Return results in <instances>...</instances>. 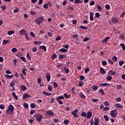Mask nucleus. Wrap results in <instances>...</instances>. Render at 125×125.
<instances>
[{
	"instance_id": "1",
	"label": "nucleus",
	"mask_w": 125,
	"mask_h": 125,
	"mask_svg": "<svg viewBox=\"0 0 125 125\" xmlns=\"http://www.w3.org/2000/svg\"><path fill=\"white\" fill-rule=\"evenodd\" d=\"M14 110V107L12 104L9 105L8 109L6 110L7 114H12L13 113V110Z\"/></svg>"
},
{
	"instance_id": "2",
	"label": "nucleus",
	"mask_w": 125,
	"mask_h": 125,
	"mask_svg": "<svg viewBox=\"0 0 125 125\" xmlns=\"http://www.w3.org/2000/svg\"><path fill=\"white\" fill-rule=\"evenodd\" d=\"M34 117L38 122H42V119L43 118L42 115L39 113L35 114Z\"/></svg>"
},
{
	"instance_id": "3",
	"label": "nucleus",
	"mask_w": 125,
	"mask_h": 125,
	"mask_svg": "<svg viewBox=\"0 0 125 125\" xmlns=\"http://www.w3.org/2000/svg\"><path fill=\"white\" fill-rule=\"evenodd\" d=\"M110 116L112 118H116L118 116V110L114 109L110 111Z\"/></svg>"
},
{
	"instance_id": "4",
	"label": "nucleus",
	"mask_w": 125,
	"mask_h": 125,
	"mask_svg": "<svg viewBox=\"0 0 125 125\" xmlns=\"http://www.w3.org/2000/svg\"><path fill=\"white\" fill-rule=\"evenodd\" d=\"M35 21L37 22V24L41 25V24L44 21V19L42 17H39V18L36 19Z\"/></svg>"
},
{
	"instance_id": "5",
	"label": "nucleus",
	"mask_w": 125,
	"mask_h": 125,
	"mask_svg": "<svg viewBox=\"0 0 125 125\" xmlns=\"http://www.w3.org/2000/svg\"><path fill=\"white\" fill-rule=\"evenodd\" d=\"M94 121V123L91 122V123H90L91 125H98V124H99V122L100 120L98 118L95 117Z\"/></svg>"
},
{
	"instance_id": "6",
	"label": "nucleus",
	"mask_w": 125,
	"mask_h": 125,
	"mask_svg": "<svg viewBox=\"0 0 125 125\" xmlns=\"http://www.w3.org/2000/svg\"><path fill=\"white\" fill-rule=\"evenodd\" d=\"M31 98V95L29 94L28 93H26L25 94H23L22 96L23 99H27V98Z\"/></svg>"
},
{
	"instance_id": "7",
	"label": "nucleus",
	"mask_w": 125,
	"mask_h": 125,
	"mask_svg": "<svg viewBox=\"0 0 125 125\" xmlns=\"http://www.w3.org/2000/svg\"><path fill=\"white\" fill-rule=\"evenodd\" d=\"M27 33V31L25 30L24 29H21L19 31L20 36H23V35H25Z\"/></svg>"
},
{
	"instance_id": "8",
	"label": "nucleus",
	"mask_w": 125,
	"mask_h": 125,
	"mask_svg": "<svg viewBox=\"0 0 125 125\" xmlns=\"http://www.w3.org/2000/svg\"><path fill=\"white\" fill-rule=\"evenodd\" d=\"M91 116H92V112H91V111H88L86 116L87 119H90V118H91Z\"/></svg>"
},
{
	"instance_id": "9",
	"label": "nucleus",
	"mask_w": 125,
	"mask_h": 125,
	"mask_svg": "<svg viewBox=\"0 0 125 125\" xmlns=\"http://www.w3.org/2000/svg\"><path fill=\"white\" fill-rule=\"evenodd\" d=\"M46 115L48 116H54V113L51 110H48L46 112Z\"/></svg>"
},
{
	"instance_id": "10",
	"label": "nucleus",
	"mask_w": 125,
	"mask_h": 125,
	"mask_svg": "<svg viewBox=\"0 0 125 125\" xmlns=\"http://www.w3.org/2000/svg\"><path fill=\"white\" fill-rule=\"evenodd\" d=\"M77 113H78V110L77 109L73 110L71 112L72 115H73L74 117H75L76 118H78V115H77Z\"/></svg>"
},
{
	"instance_id": "11",
	"label": "nucleus",
	"mask_w": 125,
	"mask_h": 125,
	"mask_svg": "<svg viewBox=\"0 0 125 125\" xmlns=\"http://www.w3.org/2000/svg\"><path fill=\"white\" fill-rule=\"evenodd\" d=\"M20 88L22 91H26V90H27V87L24 85H21L20 86Z\"/></svg>"
},
{
	"instance_id": "12",
	"label": "nucleus",
	"mask_w": 125,
	"mask_h": 125,
	"mask_svg": "<svg viewBox=\"0 0 125 125\" xmlns=\"http://www.w3.org/2000/svg\"><path fill=\"white\" fill-rule=\"evenodd\" d=\"M46 78L47 82H50V74L49 73H47L46 74Z\"/></svg>"
},
{
	"instance_id": "13",
	"label": "nucleus",
	"mask_w": 125,
	"mask_h": 125,
	"mask_svg": "<svg viewBox=\"0 0 125 125\" xmlns=\"http://www.w3.org/2000/svg\"><path fill=\"white\" fill-rule=\"evenodd\" d=\"M100 72L101 74H103V75H104V74L106 73V71L104 70V68H103V67L100 68Z\"/></svg>"
},
{
	"instance_id": "14",
	"label": "nucleus",
	"mask_w": 125,
	"mask_h": 125,
	"mask_svg": "<svg viewBox=\"0 0 125 125\" xmlns=\"http://www.w3.org/2000/svg\"><path fill=\"white\" fill-rule=\"evenodd\" d=\"M109 40H110V37H107L104 40H103L102 42L103 43H106V42H107Z\"/></svg>"
},
{
	"instance_id": "15",
	"label": "nucleus",
	"mask_w": 125,
	"mask_h": 125,
	"mask_svg": "<svg viewBox=\"0 0 125 125\" xmlns=\"http://www.w3.org/2000/svg\"><path fill=\"white\" fill-rule=\"evenodd\" d=\"M79 96L81 98H83V99H84L85 98V96L83 93L82 92H80L79 93Z\"/></svg>"
},
{
	"instance_id": "16",
	"label": "nucleus",
	"mask_w": 125,
	"mask_h": 125,
	"mask_svg": "<svg viewBox=\"0 0 125 125\" xmlns=\"http://www.w3.org/2000/svg\"><path fill=\"white\" fill-rule=\"evenodd\" d=\"M59 51L62 53H65V52H67L68 51V50L65 48H61L59 50Z\"/></svg>"
},
{
	"instance_id": "17",
	"label": "nucleus",
	"mask_w": 125,
	"mask_h": 125,
	"mask_svg": "<svg viewBox=\"0 0 125 125\" xmlns=\"http://www.w3.org/2000/svg\"><path fill=\"white\" fill-rule=\"evenodd\" d=\"M90 20L91 21H93V20H94V19H93V12L90 13Z\"/></svg>"
},
{
	"instance_id": "18",
	"label": "nucleus",
	"mask_w": 125,
	"mask_h": 125,
	"mask_svg": "<svg viewBox=\"0 0 125 125\" xmlns=\"http://www.w3.org/2000/svg\"><path fill=\"white\" fill-rule=\"evenodd\" d=\"M108 85H110V84L108 83H103L100 84V86H108Z\"/></svg>"
},
{
	"instance_id": "19",
	"label": "nucleus",
	"mask_w": 125,
	"mask_h": 125,
	"mask_svg": "<svg viewBox=\"0 0 125 125\" xmlns=\"http://www.w3.org/2000/svg\"><path fill=\"white\" fill-rule=\"evenodd\" d=\"M63 58H66L65 55H59V59H63Z\"/></svg>"
},
{
	"instance_id": "20",
	"label": "nucleus",
	"mask_w": 125,
	"mask_h": 125,
	"mask_svg": "<svg viewBox=\"0 0 125 125\" xmlns=\"http://www.w3.org/2000/svg\"><path fill=\"white\" fill-rule=\"evenodd\" d=\"M115 106L117 108H123V105L121 104H116Z\"/></svg>"
},
{
	"instance_id": "21",
	"label": "nucleus",
	"mask_w": 125,
	"mask_h": 125,
	"mask_svg": "<svg viewBox=\"0 0 125 125\" xmlns=\"http://www.w3.org/2000/svg\"><path fill=\"white\" fill-rule=\"evenodd\" d=\"M6 43H9V41L8 40H4L2 42V44L4 45L6 44Z\"/></svg>"
},
{
	"instance_id": "22",
	"label": "nucleus",
	"mask_w": 125,
	"mask_h": 125,
	"mask_svg": "<svg viewBox=\"0 0 125 125\" xmlns=\"http://www.w3.org/2000/svg\"><path fill=\"white\" fill-rule=\"evenodd\" d=\"M116 74V71H110L109 72V74L110 75V76H114Z\"/></svg>"
},
{
	"instance_id": "23",
	"label": "nucleus",
	"mask_w": 125,
	"mask_h": 125,
	"mask_svg": "<svg viewBox=\"0 0 125 125\" xmlns=\"http://www.w3.org/2000/svg\"><path fill=\"white\" fill-rule=\"evenodd\" d=\"M5 76L7 78V79H11L13 78V75H9L8 74H5Z\"/></svg>"
},
{
	"instance_id": "24",
	"label": "nucleus",
	"mask_w": 125,
	"mask_h": 125,
	"mask_svg": "<svg viewBox=\"0 0 125 125\" xmlns=\"http://www.w3.org/2000/svg\"><path fill=\"white\" fill-rule=\"evenodd\" d=\"M12 94V95H13L14 98H15V99H16V100H18V97L17 96H16V94H15V92H13Z\"/></svg>"
},
{
	"instance_id": "25",
	"label": "nucleus",
	"mask_w": 125,
	"mask_h": 125,
	"mask_svg": "<svg viewBox=\"0 0 125 125\" xmlns=\"http://www.w3.org/2000/svg\"><path fill=\"white\" fill-rule=\"evenodd\" d=\"M120 46H121V47H122V48L123 51H125V44H124V43H121L120 44Z\"/></svg>"
},
{
	"instance_id": "26",
	"label": "nucleus",
	"mask_w": 125,
	"mask_h": 125,
	"mask_svg": "<svg viewBox=\"0 0 125 125\" xmlns=\"http://www.w3.org/2000/svg\"><path fill=\"white\" fill-rule=\"evenodd\" d=\"M92 89H93V90H97V89H98V86H97V85H93L92 87Z\"/></svg>"
},
{
	"instance_id": "27",
	"label": "nucleus",
	"mask_w": 125,
	"mask_h": 125,
	"mask_svg": "<svg viewBox=\"0 0 125 125\" xmlns=\"http://www.w3.org/2000/svg\"><path fill=\"white\" fill-rule=\"evenodd\" d=\"M42 93H43V94H45V95H46V96H49L51 95V93H49L48 92H46L45 91H43Z\"/></svg>"
},
{
	"instance_id": "28",
	"label": "nucleus",
	"mask_w": 125,
	"mask_h": 125,
	"mask_svg": "<svg viewBox=\"0 0 125 125\" xmlns=\"http://www.w3.org/2000/svg\"><path fill=\"white\" fill-rule=\"evenodd\" d=\"M116 86H117V89H118V90L122 89V88L123 87V86L121 84H117Z\"/></svg>"
},
{
	"instance_id": "29",
	"label": "nucleus",
	"mask_w": 125,
	"mask_h": 125,
	"mask_svg": "<svg viewBox=\"0 0 125 125\" xmlns=\"http://www.w3.org/2000/svg\"><path fill=\"white\" fill-rule=\"evenodd\" d=\"M97 8L99 11H102V8H101V6L100 5H98L97 6Z\"/></svg>"
},
{
	"instance_id": "30",
	"label": "nucleus",
	"mask_w": 125,
	"mask_h": 125,
	"mask_svg": "<svg viewBox=\"0 0 125 125\" xmlns=\"http://www.w3.org/2000/svg\"><path fill=\"white\" fill-rule=\"evenodd\" d=\"M26 68H22V71H21L23 75H24V76H26Z\"/></svg>"
},
{
	"instance_id": "31",
	"label": "nucleus",
	"mask_w": 125,
	"mask_h": 125,
	"mask_svg": "<svg viewBox=\"0 0 125 125\" xmlns=\"http://www.w3.org/2000/svg\"><path fill=\"white\" fill-rule=\"evenodd\" d=\"M11 51L12 52L15 53V52H17L18 50L17 48H15V47H13L12 49H11Z\"/></svg>"
},
{
	"instance_id": "32",
	"label": "nucleus",
	"mask_w": 125,
	"mask_h": 125,
	"mask_svg": "<svg viewBox=\"0 0 125 125\" xmlns=\"http://www.w3.org/2000/svg\"><path fill=\"white\" fill-rule=\"evenodd\" d=\"M20 59L22 60V61H23V62H27L26 58L24 57H20Z\"/></svg>"
},
{
	"instance_id": "33",
	"label": "nucleus",
	"mask_w": 125,
	"mask_h": 125,
	"mask_svg": "<svg viewBox=\"0 0 125 125\" xmlns=\"http://www.w3.org/2000/svg\"><path fill=\"white\" fill-rule=\"evenodd\" d=\"M103 103L105 106H110V104H109V102H108L107 101H105Z\"/></svg>"
},
{
	"instance_id": "34",
	"label": "nucleus",
	"mask_w": 125,
	"mask_h": 125,
	"mask_svg": "<svg viewBox=\"0 0 125 125\" xmlns=\"http://www.w3.org/2000/svg\"><path fill=\"white\" fill-rule=\"evenodd\" d=\"M40 48H42V49H43L44 51H46V47L44 45L41 46Z\"/></svg>"
},
{
	"instance_id": "35",
	"label": "nucleus",
	"mask_w": 125,
	"mask_h": 125,
	"mask_svg": "<svg viewBox=\"0 0 125 125\" xmlns=\"http://www.w3.org/2000/svg\"><path fill=\"white\" fill-rule=\"evenodd\" d=\"M64 70L66 74H69V73L70 72V70H69V69H67L66 67H64Z\"/></svg>"
},
{
	"instance_id": "36",
	"label": "nucleus",
	"mask_w": 125,
	"mask_h": 125,
	"mask_svg": "<svg viewBox=\"0 0 125 125\" xmlns=\"http://www.w3.org/2000/svg\"><path fill=\"white\" fill-rule=\"evenodd\" d=\"M12 34H14V31H9L8 32V35L9 36H11V35H12Z\"/></svg>"
},
{
	"instance_id": "37",
	"label": "nucleus",
	"mask_w": 125,
	"mask_h": 125,
	"mask_svg": "<svg viewBox=\"0 0 125 125\" xmlns=\"http://www.w3.org/2000/svg\"><path fill=\"white\" fill-rule=\"evenodd\" d=\"M63 96H64L66 99H68V98H69V97H70V96H71V95H68V94H67V93H64V94H63Z\"/></svg>"
},
{
	"instance_id": "38",
	"label": "nucleus",
	"mask_w": 125,
	"mask_h": 125,
	"mask_svg": "<svg viewBox=\"0 0 125 125\" xmlns=\"http://www.w3.org/2000/svg\"><path fill=\"white\" fill-rule=\"evenodd\" d=\"M56 58H57V56L56 55V54H54L51 57V59L52 60H54Z\"/></svg>"
},
{
	"instance_id": "39",
	"label": "nucleus",
	"mask_w": 125,
	"mask_h": 125,
	"mask_svg": "<svg viewBox=\"0 0 125 125\" xmlns=\"http://www.w3.org/2000/svg\"><path fill=\"white\" fill-rule=\"evenodd\" d=\"M112 79H113V78H112L111 76H108L106 78L107 81H111V80H112Z\"/></svg>"
},
{
	"instance_id": "40",
	"label": "nucleus",
	"mask_w": 125,
	"mask_h": 125,
	"mask_svg": "<svg viewBox=\"0 0 125 125\" xmlns=\"http://www.w3.org/2000/svg\"><path fill=\"white\" fill-rule=\"evenodd\" d=\"M14 13H17V12H19V8H17L14 10Z\"/></svg>"
},
{
	"instance_id": "41",
	"label": "nucleus",
	"mask_w": 125,
	"mask_h": 125,
	"mask_svg": "<svg viewBox=\"0 0 125 125\" xmlns=\"http://www.w3.org/2000/svg\"><path fill=\"white\" fill-rule=\"evenodd\" d=\"M112 60H113V61H114V62H117V61L118 60V58H117V57H116V56H114L112 58Z\"/></svg>"
},
{
	"instance_id": "42",
	"label": "nucleus",
	"mask_w": 125,
	"mask_h": 125,
	"mask_svg": "<svg viewBox=\"0 0 125 125\" xmlns=\"http://www.w3.org/2000/svg\"><path fill=\"white\" fill-rule=\"evenodd\" d=\"M124 64H125L124 61H122L119 62V66H120V67H121V66H123Z\"/></svg>"
},
{
	"instance_id": "43",
	"label": "nucleus",
	"mask_w": 125,
	"mask_h": 125,
	"mask_svg": "<svg viewBox=\"0 0 125 125\" xmlns=\"http://www.w3.org/2000/svg\"><path fill=\"white\" fill-rule=\"evenodd\" d=\"M53 83L54 88H56V87H58V84L56 83L53 82Z\"/></svg>"
},
{
	"instance_id": "44",
	"label": "nucleus",
	"mask_w": 125,
	"mask_h": 125,
	"mask_svg": "<svg viewBox=\"0 0 125 125\" xmlns=\"http://www.w3.org/2000/svg\"><path fill=\"white\" fill-rule=\"evenodd\" d=\"M69 123H70V122L69 121V120H65L64 121H63V124L64 125H68V124H69Z\"/></svg>"
},
{
	"instance_id": "45",
	"label": "nucleus",
	"mask_w": 125,
	"mask_h": 125,
	"mask_svg": "<svg viewBox=\"0 0 125 125\" xmlns=\"http://www.w3.org/2000/svg\"><path fill=\"white\" fill-rule=\"evenodd\" d=\"M104 118L105 121H106V122H108V121H109V117H108V116H107L106 115H104Z\"/></svg>"
},
{
	"instance_id": "46",
	"label": "nucleus",
	"mask_w": 125,
	"mask_h": 125,
	"mask_svg": "<svg viewBox=\"0 0 125 125\" xmlns=\"http://www.w3.org/2000/svg\"><path fill=\"white\" fill-rule=\"evenodd\" d=\"M79 37V35L78 34L77 35H74L71 36L72 39H77Z\"/></svg>"
},
{
	"instance_id": "47",
	"label": "nucleus",
	"mask_w": 125,
	"mask_h": 125,
	"mask_svg": "<svg viewBox=\"0 0 125 125\" xmlns=\"http://www.w3.org/2000/svg\"><path fill=\"white\" fill-rule=\"evenodd\" d=\"M43 7L44 8H45V9H47L48 8V4H47V3H45V4L43 5Z\"/></svg>"
},
{
	"instance_id": "48",
	"label": "nucleus",
	"mask_w": 125,
	"mask_h": 125,
	"mask_svg": "<svg viewBox=\"0 0 125 125\" xmlns=\"http://www.w3.org/2000/svg\"><path fill=\"white\" fill-rule=\"evenodd\" d=\"M100 92L101 93V94H103V95H105V92H104V91L103 89H100Z\"/></svg>"
},
{
	"instance_id": "49",
	"label": "nucleus",
	"mask_w": 125,
	"mask_h": 125,
	"mask_svg": "<svg viewBox=\"0 0 125 125\" xmlns=\"http://www.w3.org/2000/svg\"><path fill=\"white\" fill-rule=\"evenodd\" d=\"M112 21L114 24L115 23H117L118 22V20L115 18H113Z\"/></svg>"
},
{
	"instance_id": "50",
	"label": "nucleus",
	"mask_w": 125,
	"mask_h": 125,
	"mask_svg": "<svg viewBox=\"0 0 125 125\" xmlns=\"http://www.w3.org/2000/svg\"><path fill=\"white\" fill-rule=\"evenodd\" d=\"M30 36H31V37H33V38H35L36 36L35 35V33H34V32H31L30 33Z\"/></svg>"
},
{
	"instance_id": "51",
	"label": "nucleus",
	"mask_w": 125,
	"mask_h": 125,
	"mask_svg": "<svg viewBox=\"0 0 125 125\" xmlns=\"http://www.w3.org/2000/svg\"><path fill=\"white\" fill-rule=\"evenodd\" d=\"M82 117H86V112H83L81 114Z\"/></svg>"
},
{
	"instance_id": "52",
	"label": "nucleus",
	"mask_w": 125,
	"mask_h": 125,
	"mask_svg": "<svg viewBox=\"0 0 125 125\" xmlns=\"http://www.w3.org/2000/svg\"><path fill=\"white\" fill-rule=\"evenodd\" d=\"M23 106L24 108L27 109L29 107V105H28V104L27 103H24L23 104Z\"/></svg>"
},
{
	"instance_id": "53",
	"label": "nucleus",
	"mask_w": 125,
	"mask_h": 125,
	"mask_svg": "<svg viewBox=\"0 0 125 125\" xmlns=\"http://www.w3.org/2000/svg\"><path fill=\"white\" fill-rule=\"evenodd\" d=\"M26 58H27V59H28L29 60H31V57H30V55L29 54V53H27L26 54Z\"/></svg>"
},
{
	"instance_id": "54",
	"label": "nucleus",
	"mask_w": 125,
	"mask_h": 125,
	"mask_svg": "<svg viewBox=\"0 0 125 125\" xmlns=\"http://www.w3.org/2000/svg\"><path fill=\"white\" fill-rule=\"evenodd\" d=\"M60 99H64V97L63 96H61L57 97V100H60Z\"/></svg>"
},
{
	"instance_id": "55",
	"label": "nucleus",
	"mask_w": 125,
	"mask_h": 125,
	"mask_svg": "<svg viewBox=\"0 0 125 125\" xmlns=\"http://www.w3.org/2000/svg\"><path fill=\"white\" fill-rule=\"evenodd\" d=\"M104 111H109L110 110V107H105L104 108Z\"/></svg>"
},
{
	"instance_id": "56",
	"label": "nucleus",
	"mask_w": 125,
	"mask_h": 125,
	"mask_svg": "<svg viewBox=\"0 0 125 125\" xmlns=\"http://www.w3.org/2000/svg\"><path fill=\"white\" fill-rule=\"evenodd\" d=\"M120 37L121 40H125V36L124 35V34H121L120 35Z\"/></svg>"
},
{
	"instance_id": "57",
	"label": "nucleus",
	"mask_w": 125,
	"mask_h": 125,
	"mask_svg": "<svg viewBox=\"0 0 125 125\" xmlns=\"http://www.w3.org/2000/svg\"><path fill=\"white\" fill-rule=\"evenodd\" d=\"M48 90H49V91H52V87H51V86H50V85H48Z\"/></svg>"
},
{
	"instance_id": "58",
	"label": "nucleus",
	"mask_w": 125,
	"mask_h": 125,
	"mask_svg": "<svg viewBox=\"0 0 125 125\" xmlns=\"http://www.w3.org/2000/svg\"><path fill=\"white\" fill-rule=\"evenodd\" d=\"M102 64L103 65V66H106V65H107V62L105 61H103Z\"/></svg>"
},
{
	"instance_id": "59",
	"label": "nucleus",
	"mask_w": 125,
	"mask_h": 125,
	"mask_svg": "<svg viewBox=\"0 0 125 125\" xmlns=\"http://www.w3.org/2000/svg\"><path fill=\"white\" fill-rule=\"evenodd\" d=\"M105 9H110V5L106 4L105 6Z\"/></svg>"
},
{
	"instance_id": "60",
	"label": "nucleus",
	"mask_w": 125,
	"mask_h": 125,
	"mask_svg": "<svg viewBox=\"0 0 125 125\" xmlns=\"http://www.w3.org/2000/svg\"><path fill=\"white\" fill-rule=\"evenodd\" d=\"M30 14L31 15H33V16H35V15H36V12L30 11Z\"/></svg>"
},
{
	"instance_id": "61",
	"label": "nucleus",
	"mask_w": 125,
	"mask_h": 125,
	"mask_svg": "<svg viewBox=\"0 0 125 125\" xmlns=\"http://www.w3.org/2000/svg\"><path fill=\"white\" fill-rule=\"evenodd\" d=\"M109 63H110V64H114V62H113L112 60L110 59H107Z\"/></svg>"
},
{
	"instance_id": "62",
	"label": "nucleus",
	"mask_w": 125,
	"mask_h": 125,
	"mask_svg": "<svg viewBox=\"0 0 125 125\" xmlns=\"http://www.w3.org/2000/svg\"><path fill=\"white\" fill-rule=\"evenodd\" d=\"M36 107V104L35 103H31V108H35Z\"/></svg>"
},
{
	"instance_id": "63",
	"label": "nucleus",
	"mask_w": 125,
	"mask_h": 125,
	"mask_svg": "<svg viewBox=\"0 0 125 125\" xmlns=\"http://www.w3.org/2000/svg\"><path fill=\"white\" fill-rule=\"evenodd\" d=\"M94 4H95L94 1H91L89 3V5H94Z\"/></svg>"
},
{
	"instance_id": "64",
	"label": "nucleus",
	"mask_w": 125,
	"mask_h": 125,
	"mask_svg": "<svg viewBox=\"0 0 125 125\" xmlns=\"http://www.w3.org/2000/svg\"><path fill=\"white\" fill-rule=\"evenodd\" d=\"M50 103H53L55 101L54 98H52L50 99Z\"/></svg>"
}]
</instances>
